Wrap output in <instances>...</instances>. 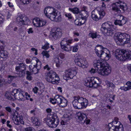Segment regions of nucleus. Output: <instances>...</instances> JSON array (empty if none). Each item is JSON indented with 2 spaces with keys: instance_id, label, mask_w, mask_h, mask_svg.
Listing matches in <instances>:
<instances>
[{
  "instance_id": "nucleus-1",
  "label": "nucleus",
  "mask_w": 131,
  "mask_h": 131,
  "mask_svg": "<svg viewBox=\"0 0 131 131\" xmlns=\"http://www.w3.org/2000/svg\"><path fill=\"white\" fill-rule=\"evenodd\" d=\"M74 100L72 102L73 107L76 109H80L85 108L88 103V101L85 98L79 96H74Z\"/></svg>"
},
{
  "instance_id": "nucleus-2",
  "label": "nucleus",
  "mask_w": 131,
  "mask_h": 131,
  "mask_svg": "<svg viewBox=\"0 0 131 131\" xmlns=\"http://www.w3.org/2000/svg\"><path fill=\"white\" fill-rule=\"evenodd\" d=\"M56 113H52V114H49L47 117L44 118V120L47 125L51 128H56L59 124V121L58 119H56L57 118Z\"/></svg>"
},
{
  "instance_id": "nucleus-3",
  "label": "nucleus",
  "mask_w": 131,
  "mask_h": 131,
  "mask_svg": "<svg viewBox=\"0 0 131 131\" xmlns=\"http://www.w3.org/2000/svg\"><path fill=\"white\" fill-rule=\"evenodd\" d=\"M116 59L121 61H124L127 59L131 60V51L122 49H117L115 52Z\"/></svg>"
},
{
  "instance_id": "nucleus-4",
  "label": "nucleus",
  "mask_w": 131,
  "mask_h": 131,
  "mask_svg": "<svg viewBox=\"0 0 131 131\" xmlns=\"http://www.w3.org/2000/svg\"><path fill=\"white\" fill-rule=\"evenodd\" d=\"M45 79L48 82L53 84H58L60 81L58 75L53 71H50L45 74Z\"/></svg>"
},
{
  "instance_id": "nucleus-5",
  "label": "nucleus",
  "mask_w": 131,
  "mask_h": 131,
  "mask_svg": "<svg viewBox=\"0 0 131 131\" xmlns=\"http://www.w3.org/2000/svg\"><path fill=\"white\" fill-rule=\"evenodd\" d=\"M115 26L113 25H109L107 23H103L102 25L101 30L105 36H111L113 33Z\"/></svg>"
},
{
  "instance_id": "nucleus-6",
  "label": "nucleus",
  "mask_w": 131,
  "mask_h": 131,
  "mask_svg": "<svg viewBox=\"0 0 131 131\" xmlns=\"http://www.w3.org/2000/svg\"><path fill=\"white\" fill-rule=\"evenodd\" d=\"M50 102L53 104L57 103L60 107H63L67 105L68 101L61 96L56 95L55 96L54 99L50 100Z\"/></svg>"
},
{
  "instance_id": "nucleus-7",
  "label": "nucleus",
  "mask_w": 131,
  "mask_h": 131,
  "mask_svg": "<svg viewBox=\"0 0 131 131\" xmlns=\"http://www.w3.org/2000/svg\"><path fill=\"white\" fill-rule=\"evenodd\" d=\"M104 48L101 45H97L95 48V52L99 57H102L105 60H108L110 57V55L104 52L103 50Z\"/></svg>"
},
{
  "instance_id": "nucleus-8",
  "label": "nucleus",
  "mask_w": 131,
  "mask_h": 131,
  "mask_svg": "<svg viewBox=\"0 0 131 131\" xmlns=\"http://www.w3.org/2000/svg\"><path fill=\"white\" fill-rule=\"evenodd\" d=\"M16 114H18L17 112L15 111V113L13 115L12 120L14 123L17 125L16 126V127L17 131H21V125H20V123L24 125V122L23 121V116L21 115L19 116L18 115H16Z\"/></svg>"
},
{
  "instance_id": "nucleus-9",
  "label": "nucleus",
  "mask_w": 131,
  "mask_h": 131,
  "mask_svg": "<svg viewBox=\"0 0 131 131\" xmlns=\"http://www.w3.org/2000/svg\"><path fill=\"white\" fill-rule=\"evenodd\" d=\"M99 78L93 77L88 78L85 81L84 85L89 87L96 88L99 85Z\"/></svg>"
},
{
  "instance_id": "nucleus-10",
  "label": "nucleus",
  "mask_w": 131,
  "mask_h": 131,
  "mask_svg": "<svg viewBox=\"0 0 131 131\" xmlns=\"http://www.w3.org/2000/svg\"><path fill=\"white\" fill-rule=\"evenodd\" d=\"M115 121H113V123L116 125H113L111 123L109 124L108 131H123V125L121 123L118 121L117 118H115Z\"/></svg>"
},
{
  "instance_id": "nucleus-11",
  "label": "nucleus",
  "mask_w": 131,
  "mask_h": 131,
  "mask_svg": "<svg viewBox=\"0 0 131 131\" xmlns=\"http://www.w3.org/2000/svg\"><path fill=\"white\" fill-rule=\"evenodd\" d=\"M126 6L125 3L119 1L113 4L112 9L115 14H120L122 10L124 11L125 7Z\"/></svg>"
},
{
  "instance_id": "nucleus-12",
  "label": "nucleus",
  "mask_w": 131,
  "mask_h": 131,
  "mask_svg": "<svg viewBox=\"0 0 131 131\" xmlns=\"http://www.w3.org/2000/svg\"><path fill=\"white\" fill-rule=\"evenodd\" d=\"M118 40L120 42H124V43H127L129 42L130 37L128 34L125 33L118 32L117 35Z\"/></svg>"
},
{
  "instance_id": "nucleus-13",
  "label": "nucleus",
  "mask_w": 131,
  "mask_h": 131,
  "mask_svg": "<svg viewBox=\"0 0 131 131\" xmlns=\"http://www.w3.org/2000/svg\"><path fill=\"white\" fill-rule=\"evenodd\" d=\"M24 93L25 92L20 89H15L12 91V94L14 95V99L18 100L20 101H24L25 100L23 98L24 95Z\"/></svg>"
},
{
  "instance_id": "nucleus-14",
  "label": "nucleus",
  "mask_w": 131,
  "mask_h": 131,
  "mask_svg": "<svg viewBox=\"0 0 131 131\" xmlns=\"http://www.w3.org/2000/svg\"><path fill=\"white\" fill-rule=\"evenodd\" d=\"M74 62L77 65L83 68L87 67V62L84 58L80 56L75 57Z\"/></svg>"
},
{
  "instance_id": "nucleus-15",
  "label": "nucleus",
  "mask_w": 131,
  "mask_h": 131,
  "mask_svg": "<svg viewBox=\"0 0 131 131\" xmlns=\"http://www.w3.org/2000/svg\"><path fill=\"white\" fill-rule=\"evenodd\" d=\"M16 21L17 24L20 25H27L30 21L27 17L21 15L17 17L16 18Z\"/></svg>"
},
{
  "instance_id": "nucleus-16",
  "label": "nucleus",
  "mask_w": 131,
  "mask_h": 131,
  "mask_svg": "<svg viewBox=\"0 0 131 131\" xmlns=\"http://www.w3.org/2000/svg\"><path fill=\"white\" fill-rule=\"evenodd\" d=\"M106 65L103 66L101 69L97 70V72L99 74L106 76L110 73L111 72V68Z\"/></svg>"
},
{
  "instance_id": "nucleus-17",
  "label": "nucleus",
  "mask_w": 131,
  "mask_h": 131,
  "mask_svg": "<svg viewBox=\"0 0 131 131\" xmlns=\"http://www.w3.org/2000/svg\"><path fill=\"white\" fill-rule=\"evenodd\" d=\"M65 73L63 75V78L64 80H67L69 78H72L76 74L77 72L75 70L69 69L66 70Z\"/></svg>"
},
{
  "instance_id": "nucleus-18",
  "label": "nucleus",
  "mask_w": 131,
  "mask_h": 131,
  "mask_svg": "<svg viewBox=\"0 0 131 131\" xmlns=\"http://www.w3.org/2000/svg\"><path fill=\"white\" fill-rule=\"evenodd\" d=\"M106 60L104 59L101 60H95L94 61V65L95 67L97 68V69H101L103 66L107 65Z\"/></svg>"
},
{
  "instance_id": "nucleus-19",
  "label": "nucleus",
  "mask_w": 131,
  "mask_h": 131,
  "mask_svg": "<svg viewBox=\"0 0 131 131\" xmlns=\"http://www.w3.org/2000/svg\"><path fill=\"white\" fill-rule=\"evenodd\" d=\"M62 35L61 30L59 29H57L54 32H52L50 35V37L53 40L56 39L57 38L60 37Z\"/></svg>"
},
{
  "instance_id": "nucleus-20",
  "label": "nucleus",
  "mask_w": 131,
  "mask_h": 131,
  "mask_svg": "<svg viewBox=\"0 0 131 131\" xmlns=\"http://www.w3.org/2000/svg\"><path fill=\"white\" fill-rule=\"evenodd\" d=\"M86 114L82 112H79L77 113V117H78V119L82 121V123H85L84 119H86Z\"/></svg>"
},
{
  "instance_id": "nucleus-21",
  "label": "nucleus",
  "mask_w": 131,
  "mask_h": 131,
  "mask_svg": "<svg viewBox=\"0 0 131 131\" xmlns=\"http://www.w3.org/2000/svg\"><path fill=\"white\" fill-rule=\"evenodd\" d=\"M120 17L122 19L121 20H116L114 22V24L116 25H118L120 26H122L126 22V20L124 18L123 16H121Z\"/></svg>"
},
{
  "instance_id": "nucleus-22",
  "label": "nucleus",
  "mask_w": 131,
  "mask_h": 131,
  "mask_svg": "<svg viewBox=\"0 0 131 131\" xmlns=\"http://www.w3.org/2000/svg\"><path fill=\"white\" fill-rule=\"evenodd\" d=\"M29 69L30 72L34 74L38 73L40 69H38V68L35 66L34 65H32V64L29 65Z\"/></svg>"
},
{
  "instance_id": "nucleus-23",
  "label": "nucleus",
  "mask_w": 131,
  "mask_h": 131,
  "mask_svg": "<svg viewBox=\"0 0 131 131\" xmlns=\"http://www.w3.org/2000/svg\"><path fill=\"white\" fill-rule=\"evenodd\" d=\"M15 69L17 72L15 73V74L17 76L21 77L25 74V72L22 71H23L21 70V69L19 66H16Z\"/></svg>"
},
{
  "instance_id": "nucleus-24",
  "label": "nucleus",
  "mask_w": 131,
  "mask_h": 131,
  "mask_svg": "<svg viewBox=\"0 0 131 131\" xmlns=\"http://www.w3.org/2000/svg\"><path fill=\"white\" fill-rule=\"evenodd\" d=\"M55 10H54L53 8L48 7L45 9L44 13L46 16L47 17L48 15H49L53 13H52L54 12V11Z\"/></svg>"
},
{
  "instance_id": "nucleus-25",
  "label": "nucleus",
  "mask_w": 131,
  "mask_h": 131,
  "mask_svg": "<svg viewBox=\"0 0 131 131\" xmlns=\"http://www.w3.org/2000/svg\"><path fill=\"white\" fill-rule=\"evenodd\" d=\"M72 40L68 39L67 38H64L62 40L60 43L61 47L68 44H71L72 42Z\"/></svg>"
},
{
  "instance_id": "nucleus-26",
  "label": "nucleus",
  "mask_w": 131,
  "mask_h": 131,
  "mask_svg": "<svg viewBox=\"0 0 131 131\" xmlns=\"http://www.w3.org/2000/svg\"><path fill=\"white\" fill-rule=\"evenodd\" d=\"M31 120L32 123L36 126H39L40 124V122L38 118L36 117L33 116L31 117Z\"/></svg>"
},
{
  "instance_id": "nucleus-27",
  "label": "nucleus",
  "mask_w": 131,
  "mask_h": 131,
  "mask_svg": "<svg viewBox=\"0 0 131 131\" xmlns=\"http://www.w3.org/2000/svg\"><path fill=\"white\" fill-rule=\"evenodd\" d=\"M5 96L7 99L11 101L14 100V94H12V92L11 93L8 92H6Z\"/></svg>"
},
{
  "instance_id": "nucleus-28",
  "label": "nucleus",
  "mask_w": 131,
  "mask_h": 131,
  "mask_svg": "<svg viewBox=\"0 0 131 131\" xmlns=\"http://www.w3.org/2000/svg\"><path fill=\"white\" fill-rule=\"evenodd\" d=\"M89 36L92 39L99 38L100 36L96 31H91L89 34Z\"/></svg>"
},
{
  "instance_id": "nucleus-29",
  "label": "nucleus",
  "mask_w": 131,
  "mask_h": 131,
  "mask_svg": "<svg viewBox=\"0 0 131 131\" xmlns=\"http://www.w3.org/2000/svg\"><path fill=\"white\" fill-rule=\"evenodd\" d=\"M79 17L81 18L82 20H84L85 22L88 17V13H84L83 12L82 13H80L79 14Z\"/></svg>"
},
{
  "instance_id": "nucleus-30",
  "label": "nucleus",
  "mask_w": 131,
  "mask_h": 131,
  "mask_svg": "<svg viewBox=\"0 0 131 131\" xmlns=\"http://www.w3.org/2000/svg\"><path fill=\"white\" fill-rule=\"evenodd\" d=\"M40 19L39 18L36 17L34 18L33 20L32 23L33 25L35 27H39L40 24Z\"/></svg>"
},
{
  "instance_id": "nucleus-31",
  "label": "nucleus",
  "mask_w": 131,
  "mask_h": 131,
  "mask_svg": "<svg viewBox=\"0 0 131 131\" xmlns=\"http://www.w3.org/2000/svg\"><path fill=\"white\" fill-rule=\"evenodd\" d=\"M70 44H68L65 45H64L61 47L62 49L63 50L67 51H69L71 50V46L70 45Z\"/></svg>"
},
{
  "instance_id": "nucleus-32",
  "label": "nucleus",
  "mask_w": 131,
  "mask_h": 131,
  "mask_svg": "<svg viewBox=\"0 0 131 131\" xmlns=\"http://www.w3.org/2000/svg\"><path fill=\"white\" fill-rule=\"evenodd\" d=\"M51 13L49 15H48L47 17L49 18L52 21L55 20L57 21V20L56 19H54V18L55 17L56 15H57V13L56 12V11L55 10L54 11V12L52 13Z\"/></svg>"
},
{
  "instance_id": "nucleus-33",
  "label": "nucleus",
  "mask_w": 131,
  "mask_h": 131,
  "mask_svg": "<svg viewBox=\"0 0 131 131\" xmlns=\"http://www.w3.org/2000/svg\"><path fill=\"white\" fill-rule=\"evenodd\" d=\"M97 10L100 15V17L101 18H102L105 15V13L104 10L103 9L99 8H98Z\"/></svg>"
},
{
  "instance_id": "nucleus-34",
  "label": "nucleus",
  "mask_w": 131,
  "mask_h": 131,
  "mask_svg": "<svg viewBox=\"0 0 131 131\" xmlns=\"http://www.w3.org/2000/svg\"><path fill=\"white\" fill-rule=\"evenodd\" d=\"M7 56V52L6 51H2L0 52V56L1 58H6Z\"/></svg>"
},
{
  "instance_id": "nucleus-35",
  "label": "nucleus",
  "mask_w": 131,
  "mask_h": 131,
  "mask_svg": "<svg viewBox=\"0 0 131 131\" xmlns=\"http://www.w3.org/2000/svg\"><path fill=\"white\" fill-rule=\"evenodd\" d=\"M18 77L17 75L15 74L14 76L9 75L8 77V83H11L12 81L17 77Z\"/></svg>"
},
{
  "instance_id": "nucleus-36",
  "label": "nucleus",
  "mask_w": 131,
  "mask_h": 131,
  "mask_svg": "<svg viewBox=\"0 0 131 131\" xmlns=\"http://www.w3.org/2000/svg\"><path fill=\"white\" fill-rule=\"evenodd\" d=\"M69 10L71 11L74 14H78L79 13V9L77 7H74L73 8H69Z\"/></svg>"
},
{
  "instance_id": "nucleus-37",
  "label": "nucleus",
  "mask_w": 131,
  "mask_h": 131,
  "mask_svg": "<svg viewBox=\"0 0 131 131\" xmlns=\"http://www.w3.org/2000/svg\"><path fill=\"white\" fill-rule=\"evenodd\" d=\"M54 61L56 63V66L57 67H59L60 66L61 64V60H60L59 58H54Z\"/></svg>"
},
{
  "instance_id": "nucleus-38",
  "label": "nucleus",
  "mask_w": 131,
  "mask_h": 131,
  "mask_svg": "<svg viewBox=\"0 0 131 131\" xmlns=\"http://www.w3.org/2000/svg\"><path fill=\"white\" fill-rule=\"evenodd\" d=\"M36 64L35 66L38 68V69H40L41 68V62L39 60L37 59L36 60Z\"/></svg>"
},
{
  "instance_id": "nucleus-39",
  "label": "nucleus",
  "mask_w": 131,
  "mask_h": 131,
  "mask_svg": "<svg viewBox=\"0 0 131 131\" xmlns=\"http://www.w3.org/2000/svg\"><path fill=\"white\" fill-rule=\"evenodd\" d=\"M26 66L24 63H20L19 64V66L21 69V70L23 71H22L24 72V71L26 70Z\"/></svg>"
},
{
  "instance_id": "nucleus-40",
  "label": "nucleus",
  "mask_w": 131,
  "mask_h": 131,
  "mask_svg": "<svg viewBox=\"0 0 131 131\" xmlns=\"http://www.w3.org/2000/svg\"><path fill=\"white\" fill-rule=\"evenodd\" d=\"M26 74H27V79L29 81L31 80L32 79V77L31 76V73L30 72L27 71H26Z\"/></svg>"
},
{
  "instance_id": "nucleus-41",
  "label": "nucleus",
  "mask_w": 131,
  "mask_h": 131,
  "mask_svg": "<svg viewBox=\"0 0 131 131\" xmlns=\"http://www.w3.org/2000/svg\"><path fill=\"white\" fill-rule=\"evenodd\" d=\"M106 83L108 86L109 87H110L113 89L115 87V85L114 84L108 81H106Z\"/></svg>"
},
{
  "instance_id": "nucleus-42",
  "label": "nucleus",
  "mask_w": 131,
  "mask_h": 131,
  "mask_svg": "<svg viewBox=\"0 0 131 131\" xmlns=\"http://www.w3.org/2000/svg\"><path fill=\"white\" fill-rule=\"evenodd\" d=\"M91 17L93 20L96 21L99 20V18L94 13V12H92V13Z\"/></svg>"
},
{
  "instance_id": "nucleus-43",
  "label": "nucleus",
  "mask_w": 131,
  "mask_h": 131,
  "mask_svg": "<svg viewBox=\"0 0 131 131\" xmlns=\"http://www.w3.org/2000/svg\"><path fill=\"white\" fill-rule=\"evenodd\" d=\"M85 23V21H84L82 23V21H79L78 19H76L74 21V23L78 26H81L84 24Z\"/></svg>"
},
{
  "instance_id": "nucleus-44",
  "label": "nucleus",
  "mask_w": 131,
  "mask_h": 131,
  "mask_svg": "<svg viewBox=\"0 0 131 131\" xmlns=\"http://www.w3.org/2000/svg\"><path fill=\"white\" fill-rule=\"evenodd\" d=\"M42 54L44 57L45 56L47 58H48L49 57V55L48 52L46 51H43L41 53Z\"/></svg>"
},
{
  "instance_id": "nucleus-45",
  "label": "nucleus",
  "mask_w": 131,
  "mask_h": 131,
  "mask_svg": "<svg viewBox=\"0 0 131 131\" xmlns=\"http://www.w3.org/2000/svg\"><path fill=\"white\" fill-rule=\"evenodd\" d=\"M47 23V21L46 20H40L39 26V27H42L44 26Z\"/></svg>"
},
{
  "instance_id": "nucleus-46",
  "label": "nucleus",
  "mask_w": 131,
  "mask_h": 131,
  "mask_svg": "<svg viewBox=\"0 0 131 131\" xmlns=\"http://www.w3.org/2000/svg\"><path fill=\"white\" fill-rule=\"evenodd\" d=\"M54 19H56L57 20V21L55 20H53V21H54L56 22H59L61 20V17L60 15H58L57 14L56 15V17L54 18Z\"/></svg>"
},
{
  "instance_id": "nucleus-47",
  "label": "nucleus",
  "mask_w": 131,
  "mask_h": 131,
  "mask_svg": "<svg viewBox=\"0 0 131 131\" xmlns=\"http://www.w3.org/2000/svg\"><path fill=\"white\" fill-rule=\"evenodd\" d=\"M37 112V108H35L34 109L31 110L30 113V114L35 116L36 115Z\"/></svg>"
},
{
  "instance_id": "nucleus-48",
  "label": "nucleus",
  "mask_w": 131,
  "mask_h": 131,
  "mask_svg": "<svg viewBox=\"0 0 131 131\" xmlns=\"http://www.w3.org/2000/svg\"><path fill=\"white\" fill-rule=\"evenodd\" d=\"M5 20L4 16L0 14V26L2 25Z\"/></svg>"
},
{
  "instance_id": "nucleus-49",
  "label": "nucleus",
  "mask_w": 131,
  "mask_h": 131,
  "mask_svg": "<svg viewBox=\"0 0 131 131\" xmlns=\"http://www.w3.org/2000/svg\"><path fill=\"white\" fill-rule=\"evenodd\" d=\"M73 48L72 51L73 52H77L78 49L79 47L77 45H76L72 47Z\"/></svg>"
},
{
  "instance_id": "nucleus-50",
  "label": "nucleus",
  "mask_w": 131,
  "mask_h": 131,
  "mask_svg": "<svg viewBox=\"0 0 131 131\" xmlns=\"http://www.w3.org/2000/svg\"><path fill=\"white\" fill-rule=\"evenodd\" d=\"M49 44L47 42L42 47V48L45 50L48 49L49 48Z\"/></svg>"
},
{
  "instance_id": "nucleus-51",
  "label": "nucleus",
  "mask_w": 131,
  "mask_h": 131,
  "mask_svg": "<svg viewBox=\"0 0 131 131\" xmlns=\"http://www.w3.org/2000/svg\"><path fill=\"white\" fill-rule=\"evenodd\" d=\"M128 90H131V82L128 81L126 83Z\"/></svg>"
},
{
  "instance_id": "nucleus-52",
  "label": "nucleus",
  "mask_w": 131,
  "mask_h": 131,
  "mask_svg": "<svg viewBox=\"0 0 131 131\" xmlns=\"http://www.w3.org/2000/svg\"><path fill=\"white\" fill-rule=\"evenodd\" d=\"M65 16L69 19H71L72 18V16L71 15V14L70 13H66L65 14Z\"/></svg>"
},
{
  "instance_id": "nucleus-53",
  "label": "nucleus",
  "mask_w": 131,
  "mask_h": 131,
  "mask_svg": "<svg viewBox=\"0 0 131 131\" xmlns=\"http://www.w3.org/2000/svg\"><path fill=\"white\" fill-rule=\"evenodd\" d=\"M27 32L28 34H30L33 33L34 30L33 28H30L27 29Z\"/></svg>"
},
{
  "instance_id": "nucleus-54",
  "label": "nucleus",
  "mask_w": 131,
  "mask_h": 131,
  "mask_svg": "<svg viewBox=\"0 0 131 131\" xmlns=\"http://www.w3.org/2000/svg\"><path fill=\"white\" fill-rule=\"evenodd\" d=\"M25 131H35V129L33 127H28L25 129Z\"/></svg>"
},
{
  "instance_id": "nucleus-55",
  "label": "nucleus",
  "mask_w": 131,
  "mask_h": 131,
  "mask_svg": "<svg viewBox=\"0 0 131 131\" xmlns=\"http://www.w3.org/2000/svg\"><path fill=\"white\" fill-rule=\"evenodd\" d=\"M115 95H114L112 96H111L110 97V99H109V100L111 103H112L113 102V100H115Z\"/></svg>"
},
{
  "instance_id": "nucleus-56",
  "label": "nucleus",
  "mask_w": 131,
  "mask_h": 131,
  "mask_svg": "<svg viewBox=\"0 0 131 131\" xmlns=\"http://www.w3.org/2000/svg\"><path fill=\"white\" fill-rule=\"evenodd\" d=\"M20 1L22 2L24 4H28L30 2V0H20Z\"/></svg>"
},
{
  "instance_id": "nucleus-57",
  "label": "nucleus",
  "mask_w": 131,
  "mask_h": 131,
  "mask_svg": "<svg viewBox=\"0 0 131 131\" xmlns=\"http://www.w3.org/2000/svg\"><path fill=\"white\" fill-rule=\"evenodd\" d=\"M13 27V26L11 24H10L6 28V30L7 31H8L11 30Z\"/></svg>"
},
{
  "instance_id": "nucleus-58",
  "label": "nucleus",
  "mask_w": 131,
  "mask_h": 131,
  "mask_svg": "<svg viewBox=\"0 0 131 131\" xmlns=\"http://www.w3.org/2000/svg\"><path fill=\"white\" fill-rule=\"evenodd\" d=\"M6 83L4 80H2L0 79V87L2 86L3 85L5 84Z\"/></svg>"
},
{
  "instance_id": "nucleus-59",
  "label": "nucleus",
  "mask_w": 131,
  "mask_h": 131,
  "mask_svg": "<svg viewBox=\"0 0 131 131\" xmlns=\"http://www.w3.org/2000/svg\"><path fill=\"white\" fill-rule=\"evenodd\" d=\"M120 89L124 91H128V89L127 87H125L124 86H121L120 87Z\"/></svg>"
},
{
  "instance_id": "nucleus-60",
  "label": "nucleus",
  "mask_w": 131,
  "mask_h": 131,
  "mask_svg": "<svg viewBox=\"0 0 131 131\" xmlns=\"http://www.w3.org/2000/svg\"><path fill=\"white\" fill-rule=\"evenodd\" d=\"M43 69L49 71L51 69V68L48 64H47L43 67Z\"/></svg>"
},
{
  "instance_id": "nucleus-61",
  "label": "nucleus",
  "mask_w": 131,
  "mask_h": 131,
  "mask_svg": "<svg viewBox=\"0 0 131 131\" xmlns=\"http://www.w3.org/2000/svg\"><path fill=\"white\" fill-rule=\"evenodd\" d=\"M5 68V66L2 62H0V70H2Z\"/></svg>"
},
{
  "instance_id": "nucleus-62",
  "label": "nucleus",
  "mask_w": 131,
  "mask_h": 131,
  "mask_svg": "<svg viewBox=\"0 0 131 131\" xmlns=\"http://www.w3.org/2000/svg\"><path fill=\"white\" fill-rule=\"evenodd\" d=\"M70 119V117L69 116H67V115H64V120L65 121H67L69 120Z\"/></svg>"
},
{
  "instance_id": "nucleus-63",
  "label": "nucleus",
  "mask_w": 131,
  "mask_h": 131,
  "mask_svg": "<svg viewBox=\"0 0 131 131\" xmlns=\"http://www.w3.org/2000/svg\"><path fill=\"white\" fill-rule=\"evenodd\" d=\"M5 109L7 111L9 112L10 113L12 112V108L10 107H5Z\"/></svg>"
},
{
  "instance_id": "nucleus-64",
  "label": "nucleus",
  "mask_w": 131,
  "mask_h": 131,
  "mask_svg": "<svg viewBox=\"0 0 131 131\" xmlns=\"http://www.w3.org/2000/svg\"><path fill=\"white\" fill-rule=\"evenodd\" d=\"M96 71V70L92 68H91V69L89 71V72L90 73L92 74L94 73H95Z\"/></svg>"
}]
</instances>
